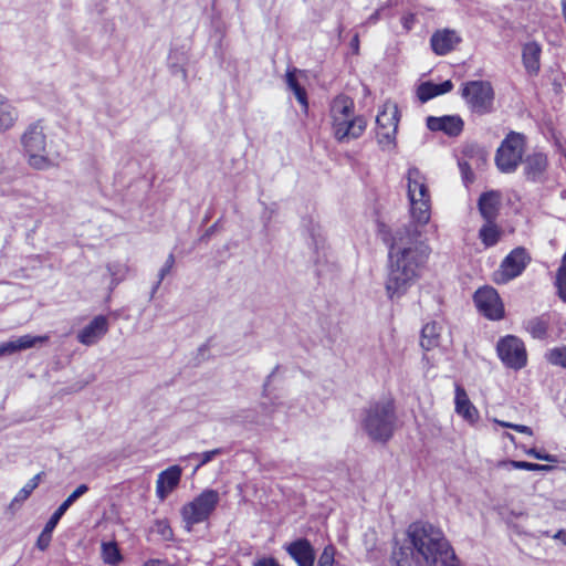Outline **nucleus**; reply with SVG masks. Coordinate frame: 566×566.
Masks as SVG:
<instances>
[{
	"label": "nucleus",
	"instance_id": "obj_11",
	"mask_svg": "<svg viewBox=\"0 0 566 566\" xmlns=\"http://www.w3.org/2000/svg\"><path fill=\"white\" fill-rule=\"evenodd\" d=\"M478 310L490 319H500L504 315V307L497 292L490 286L479 289L474 294Z\"/></svg>",
	"mask_w": 566,
	"mask_h": 566
},
{
	"label": "nucleus",
	"instance_id": "obj_25",
	"mask_svg": "<svg viewBox=\"0 0 566 566\" xmlns=\"http://www.w3.org/2000/svg\"><path fill=\"white\" fill-rule=\"evenodd\" d=\"M547 158L542 153H534L525 159V174L528 178L535 180L546 169Z\"/></svg>",
	"mask_w": 566,
	"mask_h": 566
},
{
	"label": "nucleus",
	"instance_id": "obj_33",
	"mask_svg": "<svg viewBox=\"0 0 566 566\" xmlns=\"http://www.w3.org/2000/svg\"><path fill=\"white\" fill-rule=\"evenodd\" d=\"M501 465L509 467L511 469L527 470V471H551L553 469L552 465H547V464H538V463H532V462H526V461H515V460L502 462Z\"/></svg>",
	"mask_w": 566,
	"mask_h": 566
},
{
	"label": "nucleus",
	"instance_id": "obj_38",
	"mask_svg": "<svg viewBox=\"0 0 566 566\" xmlns=\"http://www.w3.org/2000/svg\"><path fill=\"white\" fill-rule=\"evenodd\" d=\"M107 271L112 276V284L117 285L124 279L127 269L122 264H108Z\"/></svg>",
	"mask_w": 566,
	"mask_h": 566
},
{
	"label": "nucleus",
	"instance_id": "obj_53",
	"mask_svg": "<svg viewBox=\"0 0 566 566\" xmlns=\"http://www.w3.org/2000/svg\"><path fill=\"white\" fill-rule=\"evenodd\" d=\"M553 538L559 539L566 545V531H558L553 535Z\"/></svg>",
	"mask_w": 566,
	"mask_h": 566
},
{
	"label": "nucleus",
	"instance_id": "obj_39",
	"mask_svg": "<svg viewBox=\"0 0 566 566\" xmlns=\"http://www.w3.org/2000/svg\"><path fill=\"white\" fill-rule=\"evenodd\" d=\"M335 549L333 546H326L319 558L317 566H334Z\"/></svg>",
	"mask_w": 566,
	"mask_h": 566
},
{
	"label": "nucleus",
	"instance_id": "obj_22",
	"mask_svg": "<svg viewBox=\"0 0 566 566\" xmlns=\"http://www.w3.org/2000/svg\"><path fill=\"white\" fill-rule=\"evenodd\" d=\"M500 208V195L496 191H490L481 195L479 199V210L485 221H494Z\"/></svg>",
	"mask_w": 566,
	"mask_h": 566
},
{
	"label": "nucleus",
	"instance_id": "obj_18",
	"mask_svg": "<svg viewBox=\"0 0 566 566\" xmlns=\"http://www.w3.org/2000/svg\"><path fill=\"white\" fill-rule=\"evenodd\" d=\"M49 340V336H31L23 335L14 340L0 344V357L6 355H12L17 352L31 348L38 343H45Z\"/></svg>",
	"mask_w": 566,
	"mask_h": 566
},
{
	"label": "nucleus",
	"instance_id": "obj_9",
	"mask_svg": "<svg viewBox=\"0 0 566 566\" xmlns=\"http://www.w3.org/2000/svg\"><path fill=\"white\" fill-rule=\"evenodd\" d=\"M496 352L502 363L512 369L518 370L525 367L527 354L522 339L514 335H506L499 339Z\"/></svg>",
	"mask_w": 566,
	"mask_h": 566
},
{
	"label": "nucleus",
	"instance_id": "obj_29",
	"mask_svg": "<svg viewBox=\"0 0 566 566\" xmlns=\"http://www.w3.org/2000/svg\"><path fill=\"white\" fill-rule=\"evenodd\" d=\"M549 321L546 316H537L528 319L525 323L526 331L532 337L537 339H544L547 336Z\"/></svg>",
	"mask_w": 566,
	"mask_h": 566
},
{
	"label": "nucleus",
	"instance_id": "obj_17",
	"mask_svg": "<svg viewBox=\"0 0 566 566\" xmlns=\"http://www.w3.org/2000/svg\"><path fill=\"white\" fill-rule=\"evenodd\" d=\"M286 551L298 566L314 565L315 552L306 538H300L292 542L286 546Z\"/></svg>",
	"mask_w": 566,
	"mask_h": 566
},
{
	"label": "nucleus",
	"instance_id": "obj_8",
	"mask_svg": "<svg viewBox=\"0 0 566 566\" xmlns=\"http://www.w3.org/2000/svg\"><path fill=\"white\" fill-rule=\"evenodd\" d=\"M462 97L469 107L480 115L492 112L494 91L488 81H470L463 84Z\"/></svg>",
	"mask_w": 566,
	"mask_h": 566
},
{
	"label": "nucleus",
	"instance_id": "obj_46",
	"mask_svg": "<svg viewBox=\"0 0 566 566\" xmlns=\"http://www.w3.org/2000/svg\"><path fill=\"white\" fill-rule=\"evenodd\" d=\"M253 566H281L273 557H261L254 560Z\"/></svg>",
	"mask_w": 566,
	"mask_h": 566
},
{
	"label": "nucleus",
	"instance_id": "obj_5",
	"mask_svg": "<svg viewBox=\"0 0 566 566\" xmlns=\"http://www.w3.org/2000/svg\"><path fill=\"white\" fill-rule=\"evenodd\" d=\"M21 144L32 168L46 170L59 165L61 157L46 149V136L40 122L28 126L21 136Z\"/></svg>",
	"mask_w": 566,
	"mask_h": 566
},
{
	"label": "nucleus",
	"instance_id": "obj_31",
	"mask_svg": "<svg viewBox=\"0 0 566 566\" xmlns=\"http://www.w3.org/2000/svg\"><path fill=\"white\" fill-rule=\"evenodd\" d=\"M397 128L386 127L377 128V142L382 150H391L396 146Z\"/></svg>",
	"mask_w": 566,
	"mask_h": 566
},
{
	"label": "nucleus",
	"instance_id": "obj_56",
	"mask_svg": "<svg viewBox=\"0 0 566 566\" xmlns=\"http://www.w3.org/2000/svg\"><path fill=\"white\" fill-rule=\"evenodd\" d=\"M178 71H180V73L182 75V78L187 77V73H186V71L182 67L178 69Z\"/></svg>",
	"mask_w": 566,
	"mask_h": 566
},
{
	"label": "nucleus",
	"instance_id": "obj_52",
	"mask_svg": "<svg viewBox=\"0 0 566 566\" xmlns=\"http://www.w3.org/2000/svg\"><path fill=\"white\" fill-rule=\"evenodd\" d=\"M382 9H379L377 11H375L366 21V23H370V24H374L376 23L378 20H379V17H380V11Z\"/></svg>",
	"mask_w": 566,
	"mask_h": 566
},
{
	"label": "nucleus",
	"instance_id": "obj_43",
	"mask_svg": "<svg viewBox=\"0 0 566 566\" xmlns=\"http://www.w3.org/2000/svg\"><path fill=\"white\" fill-rule=\"evenodd\" d=\"M525 453L527 455L534 457L537 460H544L548 462H556V457L547 453H542L541 451L536 450L535 448L525 450Z\"/></svg>",
	"mask_w": 566,
	"mask_h": 566
},
{
	"label": "nucleus",
	"instance_id": "obj_4",
	"mask_svg": "<svg viewBox=\"0 0 566 566\" xmlns=\"http://www.w3.org/2000/svg\"><path fill=\"white\" fill-rule=\"evenodd\" d=\"M407 192L410 202L412 222L409 224L423 227L430 221L431 197L426 176L417 168L410 167L406 175Z\"/></svg>",
	"mask_w": 566,
	"mask_h": 566
},
{
	"label": "nucleus",
	"instance_id": "obj_3",
	"mask_svg": "<svg viewBox=\"0 0 566 566\" xmlns=\"http://www.w3.org/2000/svg\"><path fill=\"white\" fill-rule=\"evenodd\" d=\"M361 428L366 434L378 442L388 441L396 429L395 403L389 398L370 402L361 413Z\"/></svg>",
	"mask_w": 566,
	"mask_h": 566
},
{
	"label": "nucleus",
	"instance_id": "obj_28",
	"mask_svg": "<svg viewBox=\"0 0 566 566\" xmlns=\"http://www.w3.org/2000/svg\"><path fill=\"white\" fill-rule=\"evenodd\" d=\"M441 327L432 322L422 327L420 345L424 350H430L439 345Z\"/></svg>",
	"mask_w": 566,
	"mask_h": 566
},
{
	"label": "nucleus",
	"instance_id": "obj_42",
	"mask_svg": "<svg viewBox=\"0 0 566 566\" xmlns=\"http://www.w3.org/2000/svg\"><path fill=\"white\" fill-rule=\"evenodd\" d=\"M33 491L34 489L32 488V485L27 483L14 496V499L11 502V506L24 502Z\"/></svg>",
	"mask_w": 566,
	"mask_h": 566
},
{
	"label": "nucleus",
	"instance_id": "obj_48",
	"mask_svg": "<svg viewBox=\"0 0 566 566\" xmlns=\"http://www.w3.org/2000/svg\"><path fill=\"white\" fill-rule=\"evenodd\" d=\"M437 90L439 95L449 93L453 88V83L450 80H447L440 84H437Z\"/></svg>",
	"mask_w": 566,
	"mask_h": 566
},
{
	"label": "nucleus",
	"instance_id": "obj_55",
	"mask_svg": "<svg viewBox=\"0 0 566 566\" xmlns=\"http://www.w3.org/2000/svg\"><path fill=\"white\" fill-rule=\"evenodd\" d=\"M562 7H563V15L566 22V0H562Z\"/></svg>",
	"mask_w": 566,
	"mask_h": 566
},
{
	"label": "nucleus",
	"instance_id": "obj_45",
	"mask_svg": "<svg viewBox=\"0 0 566 566\" xmlns=\"http://www.w3.org/2000/svg\"><path fill=\"white\" fill-rule=\"evenodd\" d=\"M416 21V15L413 13H407L401 18V23L406 32H409Z\"/></svg>",
	"mask_w": 566,
	"mask_h": 566
},
{
	"label": "nucleus",
	"instance_id": "obj_1",
	"mask_svg": "<svg viewBox=\"0 0 566 566\" xmlns=\"http://www.w3.org/2000/svg\"><path fill=\"white\" fill-rule=\"evenodd\" d=\"M417 226L407 224L395 230L388 252L386 294L389 300H399L420 279L431 249Z\"/></svg>",
	"mask_w": 566,
	"mask_h": 566
},
{
	"label": "nucleus",
	"instance_id": "obj_15",
	"mask_svg": "<svg viewBox=\"0 0 566 566\" xmlns=\"http://www.w3.org/2000/svg\"><path fill=\"white\" fill-rule=\"evenodd\" d=\"M427 127L432 132H443L448 136H458L463 129V120L458 115L429 116Z\"/></svg>",
	"mask_w": 566,
	"mask_h": 566
},
{
	"label": "nucleus",
	"instance_id": "obj_49",
	"mask_svg": "<svg viewBox=\"0 0 566 566\" xmlns=\"http://www.w3.org/2000/svg\"><path fill=\"white\" fill-rule=\"evenodd\" d=\"M513 430L524 433V434L533 436V430L528 426L514 423Z\"/></svg>",
	"mask_w": 566,
	"mask_h": 566
},
{
	"label": "nucleus",
	"instance_id": "obj_20",
	"mask_svg": "<svg viewBox=\"0 0 566 566\" xmlns=\"http://www.w3.org/2000/svg\"><path fill=\"white\" fill-rule=\"evenodd\" d=\"M354 101L346 95L336 96L331 103V117L333 126L354 116Z\"/></svg>",
	"mask_w": 566,
	"mask_h": 566
},
{
	"label": "nucleus",
	"instance_id": "obj_51",
	"mask_svg": "<svg viewBox=\"0 0 566 566\" xmlns=\"http://www.w3.org/2000/svg\"><path fill=\"white\" fill-rule=\"evenodd\" d=\"M42 475H43V472L38 473L31 480H29L27 483L31 484L32 488L35 490L41 481Z\"/></svg>",
	"mask_w": 566,
	"mask_h": 566
},
{
	"label": "nucleus",
	"instance_id": "obj_26",
	"mask_svg": "<svg viewBox=\"0 0 566 566\" xmlns=\"http://www.w3.org/2000/svg\"><path fill=\"white\" fill-rule=\"evenodd\" d=\"M297 70L287 71L285 75V82L287 87L294 93L297 102L302 105L304 113L308 111V102L306 91L296 78Z\"/></svg>",
	"mask_w": 566,
	"mask_h": 566
},
{
	"label": "nucleus",
	"instance_id": "obj_6",
	"mask_svg": "<svg viewBox=\"0 0 566 566\" xmlns=\"http://www.w3.org/2000/svg\"><path fill=\"white\" fill-rule=\"evenodd\" d=\"M218 491L207 489L181 507V516L188 532L192 526L207 521L219 504Z\"/></svg>",
	"mask_w": 566,
	"mask_h": 566
},
{
	"label": "nucleus",
	"instance_id": "obj_41",
	"mask_svg": "<svg viewBox=\"0 0 566 566\" xmlns=\"http://www.w3.org/2000/svg\"><path fill=\"white\" fill-rule=\"evenodd\" d=\"M52 532H53V530H48V523H46L42 533L40 534V536L38 538V542H36V546L39 549L45 551L49 547L50 542H51Z\"/></svg>",
	"mask_w": 566,
	"mask_h": 566
},
{
	"label": "nucleus",
	"instance_id": "obj_34",
	"mask_svg": "<svg viewBox=\"0 0 566 566\" xmlns=\"http://www.w3.org/2000/svg\"><path fill=\"white\" fill-rule=\"evenodd\" d=\"M223 452H224L223 449L217 448V449L205 451V452H201V453H190L188 455V458L197 460V464L195 467V471H196L199 468H201L205 464H207L210 461H212L217 455L223 454Z\"/></svg>",
	"mask_w": 566,
	"mask_h": 566
},
{
	"label": "nucleus",
	"instance_id": "obj_58",
	"mask_svg": "<svg viewBox=\"0 0 566 566\" xmlns=\"http://www.w3.org/2000/svg\"><path fill=\"white\" fill-rule=\"evenodd\" d=\"M398 0H389V6H396Z\"/></svg>",
	"mask_w": 566,
	"mask_h": 566
},
{
	"label": "nucleus",
	"instance_id": "obj_44",
	"mask_svg": "<svg viewBox=\"0 0 566 566\" xmlns=\"http://www.w3.org/2000/svg\"><path fill=\"white\" fill-rule=\"evenodd\" d=\"M459 167L461 169L463 179L467 182H472L473 179H474V176H473V172H472V170L470 168V165L468 163L463 161V163H459Z\"/></svg>",
	"mask_w": 566,
	"mask_h": 566
},
{
	"label": "nucleus",
	"instance_id": "obj_21",
	"mask_svg": "<svg viewBox=\"0 0 566 566\" xmlns=\"http://www.w3.org/2000/svg\"><path fill=\"white\" fill-rule=\"evenodd\" d=\"M541 45L536 42H528L523 46L522 60L527 73L535 75L541 67Z\"/></svg>",
	"mask_w": 566,
	"mask_h": 566
},
{
	"label": "nucleus",
	"instance_id": "obj_10",
	"mask_svg": "<svg viewBox=\"0 0 566 566\" xmlns=\"http://www.w3.org/2000/svg\"><path fill=\"white\" fill-rule=\"evenodd\" d=\"M530 261V256L524 248L512 250L502 261L500 269L494 272V281L499 284H505L509 281L522 274Z\"/></svg>",
	"mask_w": 566,
	"mask_h": 566
},
{
	"label": "nucleus",
	"instance_id": "obj_57",
	"mask_svg": "<svg viewBox=\"0 0 566 566\" xmlns=\"http://www.w3.org/2000/svg\"><path fill=\"white\" fill-rule=\"evenodd\" d=\"M505 437H506L507 439H510L511 441H514V440H515L514 436H513V434H511V433H505Z\"/></svg>",
	"mask_w": 566,
	"mask_h": 566
},
{
	"label": "nucleus",
	"instance_id": "obj_37",
	"mask_svg": "<svg viewBox=\"0 0 566 566\" xmlns=\"http://www.w3.org/2000/svg\"><path fill=\"white\" fill-rule=\"evenodd\" d=\"M174 264H175V256H174L172 253H170L167 256L165 264L163 265V268L158 272V280H157V282H156V284H155V286L153 289L151 295H154L156 293L157 289L161 284V282L165 279V276L168 275L169 272L171 271V269L174 268Z\"/></svg>",
	"mask_w": 566,
	"mask_h": 566
},
{
	"label": "nucleus",
	"instance_id": "obj_23",
	"mask_svg": "<svg viewBox=\"0 0 566 566\" xmlns=\"http://www.w3.org/2000/svg\"><path fill=\"white\" fill-rule=\"evenodd\" d=\"M88 491V486L86 484L78 485L56 509V511L52 514L48 523V530H54L57 525L61 517L65 514V512L71 507V505L84 495Z\"/></svg>",
	"mask_w": 566,
	"mask_h": 566
},
{
	"label": "nucleus",
	"instance_id": "obj_50",
	"mask_svg": "<svg viewBox=\"0 0 566 566\" xmlns=\"http://www.w3.org/2000/svg\"><path fill=\"white\" fill-rule=\"evenodd\" d=\"M350 48H352L354 54L359 53V36L357 33L353 36V39L350 41Z\"/></svg>",
	"mask_w": 566,
	"mask_h": 566
},
{
	"label": "nucleus",
	"instance_id": "obj_36",
	"mask_svg": "<svg viewBox=\"0 0 566 566\" xmlns=\"http://www.w3.org/2000/svg\"><path fill=\"white\" fill-rule=\"evenodd\" d=\"M437 84L431 82L422 83L417 91L418 97L421 102H428L429 99L439 96Z\"/></svg>",
	"mask_w": 566,
	"mask_h": 566
},
{
	"label": "nucleus",
	"instance_id": "obj_40",
	"mask_svg": "<svg viewBox=\"0 0 566 566\" xmlns=\"http://www.w3.org/2000/svg\"><path fill=\"white\" fill-rule=\"evenodd\" d=\"M409 548L399 547L394 549L391 554L390 560L396 564V566H403L405 563L408 562L409 557Z\"/></svg>",
	"mask_w": 566,
	"mask_h": 566
},
{
	"label": "nucleus",
	"instance_id": "obj_32",
	"mask_svg": "<svg viewBox=\"0 0 566 566\" xmlns=\"http://www.w3.org/2000/svg\"><path fill=\"white\" fill-rule=\"evenodd\" d=\"M103 560L107 565L115 566L122 560V555L116 543H103L102 544Z\"/></svg>",
	"mask_w": 566,
	"mask_h": 566
},
{
	"label": "nucleus",
	"instance_id": "obj_35",
	"mask_svg": "<svg viewBox=\"0 0 566 566\" xmlns=\"http://www.w3.org/2000/svg\"><path fill=\"white\" fill-rule=\"evenodd\" d=\"M546 358L552 365L566 368V346L549 349Z\"/></svg>",
	"mask_w": 566,
	"mask_h": 566
},
{
	"label": "nucleus",
	"instance_id": "obj_12",
	"mask_svg": "<svg viewBox=\"0 0 566 566\" xmlns=\"http://www.w3.org/2000/svg\"><path fill=\"white\" fill-rule=\"evenodd\" d=\"M461 41L462 39L455 30L446 28L433 32L430 38V46L437 55H447L453 51Z\"/></svg>",
	"mask_w": 566,
	"mask_h": 566
},
{
	"label": "nucleus",
	"instance_id": "obj_54",
	"mask_svg": "<svg viewBox=\"0 0 566 566\" xmlns=\"http://www.w3.org/2000/svg\"><path fill=\"white\" fill-rule=\"evenodd\" d=\"M495 422L503 428L513 429V427H514V423H512V422H506V421H501V420H495Z\"/></svg>",
	"mask_w": 566,
	"mask_h": 566
},
{
	"label": "nucleus",
	"instance_id": "obj_16",
	"mask_svg": "<svg viewBox=\"0 0 566 566\" xmlns=\"http://www.w3.org/2000/svg\"><path fill=\"white\" fill-rule=\"evenodd\" d=\"M181 469L172 465L163 471L156 482V494L160 500H165L179 484Z\"/></svg>",
	"mask_w": 566,
	"mask_h": 566
},
{
	"label": "nucleus",
	"instance_id": "obj_13",
	"mask_svg": "<svg viewBox=\"0 0 566 566\" xmlns=\"http://www.w3.org/2000/svg\"><path fill=\"white\" fill-rule=\"evenodd\" d=\"M367 123L361 116H352L344 122L333 126L335 138L338 142H346L361 136Z\"/></svg>",
	"mask_w": 566,
	"mask_h": 566
},
{
	"label": "nucleus",
	"instance_id": "obj_7",
	"mask_svg": "<svg viewBox=\"0 0 566 566\" xmlns=\"http://www.w3.org/2000/svg\"><path fill=\"white\" fill-rule=\"evenodd\" d=\"M525 150V137L521 133L511 132L496 150L495 164L504 174L514 172L522 161Z\"/></svg>",
	"mask_w": 566,
	"mask_h": 566
},
{
	"label": "nucleus",
	"instance_id": "obj_14",
	"mask_svg": "<svg viewBox=\"0 0 566 566\" xmlns=\"http://www.w3.org/2000/svg\"><path fill=\"white\" fill-rule=\"evenodd\" d=\"M107 331V318L104 315H98L77 334V339L81 344L91 346L96 344Z\"/></svg>",
	"mask_w": 566,
	"mask_h": 566
},
{
	"label": "nucleus",
	"instance_id": "obj_47",
	"mask_svg": "<svg viewBox=\"0 0 566 566\" xmlns=\"http://www.w3.org/2000/svg\"><path fill=\"white\" fill-rule=\"evenodd\" d=\"M156 526H157V532L165 538H168L171 536V533H172L171 528L163 521L157 522Z\"/></svg>",
	"mask_w": 566,
	"mask_h": 566
},
{
	"label": "nucleus",
	"instance_id": "obj_24",
	"mask_svg": "<svg viewBox=\"0 0 566 566\" xmlns=\"http://www.w3.org/2000/svg\"><path fill=\"white\" fill-rule=\"evenodd\" d=\"M17 119L18 112L11 103L0 94V133L12 128Z\"/></svg>",
	"mask_w": 566,
	"mask_h": 566
},
{
	"label": "nucleus",
	"instance_id": "obj_30",
	"mask_svg": "<svg viewBox=\"0 0 566 566\" xmlns=\"http://www.w3.org/2000/svg\"><path fill=\"white\" fill-rule=\"evenodd\" d=\"M502 235V230L494 223V221L485 222L479 231V238L485 247L495 245Z\"/></svg>",
	"mask_w": 566,
	"mask_h": 566
},
{
	"label": "nucleus",
	"instance_id": "obj_19",
	"mask_svg": "<svg viewBox=\"0 0 566 566\" xmlns=\"http://www.w3.org/2000/svg\"><path fill=\"white\" fill-rule=\"evenodd\" d=\"M454 391L455 412L465 420L474 422L479 418V412L470 401L465 389L461 385L457 384Z\"/></svg>",
	"mask_w": 566,
	"mask_h": 566
},
{
	"label": "nucleus",
	"instance_id": "obj_2",
	"mask_svg": "<svg viewBox=\"0 0 566 566\" xmlns=\"http://www.w3.org/2000/svg\"><path fill=\"white\" fill-rule=\"evenodd\" d=\"M408 537L411 556L419 566H459V560L442 531L429 523H412Z\"/></svg>",
	"mask_w": 566,
	"mask_h": 566
},
{
	"label": "nucleus",
	"instance_id": "obj_27",
	"mask_svg": "<svg viewBox=\"0 0 566 566\" xmlns=\"http://www.w3.org/2000/svg\"><path fill=\"white\" fill-rule=\"evenodd\" d=\"M398 108L397 105L386 103L384 109L376 117L377 128L395 127L398 128Z\"/></svg>",
	"mask_w": 566,
	"mask_h": 566
}]
</instances>
